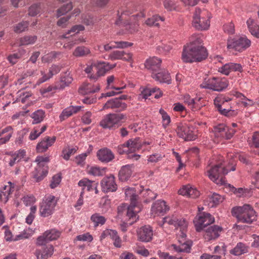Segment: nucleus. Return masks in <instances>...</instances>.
<instances>
[{
  "mask_svg": "<svg viewBox=\"0 0 259 259\" xmlns=\"http://www.w3.org/2000/svg\"><path fill=\"white\" fill-rule=\"evenodd\" d=\"M61 70L59 66L53 65L49 69V72L46 74L44 71H40V74L42 77L39 78L36 82V85H39L51 78L54 75L59 73Z\"/></svg>",
  "mask_w": 259,
  "mask_h": 259,
  "instance_id": "26",
  "label": "nucleus"
},
{
  "mask_svg": "<svg viewBox=\"0 0 259 259\" xmlns=\"http://www.w3.org/2000/svg\"><path fill=\"white\" fill-rule=\"evenodd\" d=\"M222 231V228L219 226L213 225L210 226L205 230L204 238L207 241L215 240L219 237L220 233Z\"/></svg>",
  "mask_w": 259,
  "mask_h": 259,
  "instance_id": "21",
  "label": "nucleus"
},
{
  "mask_svg": "<svg viewBox=\"0 0 259 259\" xmlns=\"http://www.w3.org/2000/svg\"><path fill=\"white\" fill-rule=\"evenodd\" d=\"M45 117V112L42 110H38L33 112L31 115L33 118V124H37L41 122Z\"/></svg>",
  "mask_w": 259,
  "mask_h": 259,
  "instance_id": "54",
  "label": "nucleus"
},
{
  "mask_svg": "<svg viewBox=\"0 0 259 259\" xmlns=\"http://www.w3.org/2000/svg\"><path fill=\"white\" fill-rule=\"evenodd\" d=\"M135 10V6L133 4H129L125 9L121 8L118 11V18L116 21L117 25L119 24L122 21L126 20V16L132 14Z\"/></svg>",
  "mask_w": 259,
  "mask_h": 259,
  "instance_id": "33",
  "label": "nucleus"
},
{
  "mask_svg": "<svg viewBox=\"0 0 259 259\" xmlns=\"http://www.w3.org/2000/svg\"><path fill=\"white\" fill-rule=\"evenodd\" d=\"M97 156L100 161L105 163L111 161L114 158V154L107 148L99 150L97 152Z\"/></svg>",
  "mask_w": 259,
  "mask_h": 259,
  "instance_id": "29",
  "label": "nucleus"
},
{
  "mask_svg": "<svg viewBox=\"0 0 259 259\" xmlns=\"http://www.w3.org/2000/svg\"><path fill=\"white\" fill-rule=\"evenodd\" d=\"M159 113L161 115L162 125L165 128L170 122V117L169 115L162 109L159 110Z\"/></svg>",
  "mask_w": 259,
  "mask_h": 259,
  "instance_id": "61",
  "label": "nucleus"
},
{
  "mask_svg": "<svg viewBox=\"0 0 259 259\" xmlns=\"http://www.w3.org/2000/svg\"><path fill=\"white\" fill-rule=\"evenodd\" d=\"M77 148L76 147L70 148L67 146L64 148L62 152L63 158L66 160H68L71 155L74 154L77 151Z\"/></svg>",
  "mask_w": 259,
  "mask_h": 259,
  "instance_id": "56",
  "label": "nucleus"
},
{
  "mask_svg": "<svg viewBox=\"0 0 259 259\" xmlns=\"http://www.w3.org/2000/svg\"><path fill=\"white\" fill-rule=\"evenodd\" d=\"M101 186L102 191L105 193L115 191L117 189V185L115 182L114 176L111 174L105 177L101 181Z\"/></svg>",
  "mask_w": 259,
  "mask_h": 259,
  "instance_id": "15",
  "label": "nucleus"
},
{
  "mask_svg": "<svg viewBox=\"0 0 259 259\" xmlns=\"http://www.w3.org/2000/svg\"><path fill=\"white\" fill-rule=\"evenodd\" d=\"M236 131L231 127L226 126L224 132L223 133L220 139L221 140H229L231 139L234 135Z\"/></svg>",
  "mask_w": 259,
  "mask_h": 259,
  "instance_id": "60",
  "label": "nucleus"
},
{
  "mask_svg": "<svg viewBox=\"0 0 259 259\" xmlns=\"http://www.w3.org/2000/svg\"><path fill=\"white\" fill-rule=\"evenodd\" d=\"M211 17V15L207 10L196 8L193 15L192 25L197 30L207 29L210 25Z\"/></svg>",
  "mask_w": 259,
  "mask_h": 259,
  "instance_id": "6",
  "label": "nucleus"
},
{
  "mask_svg": "<svg viewBox=\"0 0 259 259\" xmlns=\"http://www.w3.org/2000/svg\"><path fill=\"white\" fill-rule=\"evenodd\" d=\"M56 140V137L53 136L50 137L47 136L45 137L36 146V150L37 152H44L46 151L48 149L52 146Z\"/></svg>",
  "mask_w": 259,
  "mask_h": 259,
  "instance_id": "25",
  "label": "nucleus"
},
{
  "mask_svg": "<svg viewBox=\"0 0 259 259\" xmlns=\"http://www.w3.org/2000/svg\"><path fill=\"white\" fill-rule=\"evenodd\" d=\"M91 220L94 223L95 227H97L100 225L102 226L104 225L106 221V219L104 217L98 213L93 214L91 217Z\"/></svg>",
  "mask_w": 259,
  "mask_h": 259,
  "instance_id": "52",
  "label": "nucleus"
},
{
  "mask_svg": "<svg viewBox=\"0 0 259 259\" xmlns=\"http://www.w3.org/2000/svg\"><path fill=\"white\" fill-rule=\"evenodd\" d=\"M161 60L157 57H152L147 59L145 63V67L152 72H156L160 70Z\"/></svg>",
  "mask_w": 259,
  "mask_h": 259,
  "instance_id": "31",
  "label": "nucleus"
},
{
  "mask_svg": "<svg viewBox=\"0 0 259 259\" xmlns=\"http://www.w3.org/2000/svg\"><path fill=\"white\" fill-rule=\"evenodd\" d=\"M166 225L174 226L176 229L180 228V233L177 234V238L180 243L179 245L172 244L171 247L178 252H190L191 243L186 240V231L188 226L187 221L183 218H178L175 215L167 216L162 219V226Z\"/></svg>",
  "mask_w": 259,
  "mask_h": 259,
  "instance_id": "2",
  "label": "nucleus"
},
{
  "mask_svg": "<svg viewBox=\"0 0 259 259\" xmlns=\"http://www.w3.org/2000/svg\"><path fill=\"white\" fill-rule=\"evenodd\" d=\"M33 233L34 231L32 229L28 228L24 230L23 231L19 234L15 236L14 238V241H18L29 238L33 234Z\"/></svg>",
  "mask_w": 259,
  "mask_h": 259,
  "instance_id": "55",
  "label": "nucleus"
},
{
  "mask_svg": "<svg viewBox=\"0 0 259 259\" xmlns=\"http://www.w3.org/2000/svg\"><path fill=\"white\" fill-rule=\"evenodd\" d=\"M110 200L107 197H103L100 202V207L102 213H106L110 207Z\"/></svg>",
  "mask_w": 259,
  "mask_h": 259,
  "instance_id": "58",
  "label": "nucleus"
},
{
  "mask_svg": "<svg viewBox=\"0 0 259 259\" xmlns=\"http://www.w3.org/2000/svg\"><path fill=\"white\" fill-rule=\"evenodd\" d=\"M200 100V98H192L189 95H185L184 98V103L193 111L200 109L201 106L198 104Z\"/></svg>",
  "mask_w": 259,
  "mask_h": 259,
  "instance_id": "41",
  "label": "nucleus"
},
{
  "mask_svg": "<svg viewBox=\"0 0 259 259\" xmlns=\"http://www.w3.org/2000/svg\"><path fill=\"white\" fill-rule=\"evenodd\" d=\"M228 85L229 81L226 78L213 77L207 79L205 78L200 87L202 88L221 92L226 89Z\"/></svg>",
  "mask_w": 259,
  "mask_h": 259,
  "instance_id": "8",
  "label": "nucleus"
},
{
  "mask_svg": "<svg viewBox=\"0 0 259 259\" xmlns=\"http://www.w3.org/2000/svg\"><path fill=\"white\" fill-rule=\"evenodd\" d=\"M90 53L89 48L84 46H79L75 48L73 52V55L76 57H81L88 55Z\"/></svg>",
  "mask_w": 259,
  "mask_h": 259,
  "instance_id": "53",
  "label": "nucleus"
},
{
  "mask_svg": "<svg viewBox=\"0 0 259 259\" xmlns=\"http://www.w3.org/2000/svg\"><path fill=\"white\" fill-rule=\"evenodd\" d=\"M138 193L144 198H146L147 201H149L156 197L155 194L149 189H144L141 186L140 188L138 187Z\"/></svg>",
  "mask_w": 259,
  "mask_h": 259,
  "instance_id": "50",
  "label": "nucleus"
},
{
  "mask_svg": "<svg viewBox=\"0 0 259 259\" xmlns=\"http://www.w3.org/2000/svg\"><path fill=\"white\" fill-rule=\"evenodd\" d=\"M14 190V185L10 182H7L6 184L2 187L1 190V201L4 203H6Z\"/></svg>",
  "mask_w": 259,
  "mask_h": 259,
  "instance_id": "23",
  "label": "nucleus"
},
{
  "mask_svg": "<svg viewBox=\"0 0 259 259\" xmlns=\"http://www.w3.org/2000/svg\"><path fill=\"white\" fill-rule=\"evenodd\" d=\"M26 152L24 150H20L15 152L11 155L9 160V165L11 166L19 162L25 155Z\"/></svg>",
  "mask_w": 259,
  "mask_h": 259,
  "instance_id": "46",
  "label": "nucleus"
},
{
  "mask_svg": "<svg viewBox=\"0 0 259 259\" xmlns=\"http://www.w3.org/2000/svg\"><path fill=\"white\" fill-rule=\"evenodd\" d=\"M132 174V166L126 165L122 167L119 172V178L121 181L127 180Z\"/></svg>",
  "mask_w": 259,
  "mask_h": 259,
  "instance_id": "43",
  "label": "nucleus"
},
{
  "mask_svg": "<svg viewBox=\"0 0 259 259\" xmlns=\"http://www.w3.org/2000/svg\"><path fill=\"white\" fill-rule=\"evenodd\" d=\"M54 250L53 246L50 244L42 246L40 249H37L36 251L37 258L47 259L53 254Z\"/></svg>",
  "mask_w": 259,
  "mask_h": 259,
  "instance_id": "28",
  "label": "nucleus"
},
{
  "mask_svg": "<svg viewBox=\"0 0 259 259\" xmlns=\"http://www.w3.org/2000/svg\"><path fill=\"white\" fill-rule=\"evenodd\" d=\"M251 41L246 36L229 40L227 48L232 52H242L250 47Z\"/></svg>",
  "mask_w": 259,
  "mask_h": 259,
  "instance_id": "11",
  "label": "nucleus"
},
{
  "mask_svg": "<svg viewBox=\"0 0 259 259\" xmlns=\"http://www.w3.org/2000/svg\"><path fill=\"white\" fill-rule=\"evenodd\" d=\"M133 43L124 41H110L103 46L104 51L108 52L113 49H123L132 46Z\"/></svg>",
  "mask_w": 259,
  "mask_h": 259,
  "instance_id": "32",
  "label": "nucleus"
},
{
  "mask_svg": "<svg viewBox=\"0 0 259 259\" xmlns=\"http://www.w3.org/2000/svg\"><path fill=\"white\" fill-rule=\"evenodd\" d=\"M152 77L161 83H170L171 77L168 72L164 69L159 70L156 72H152Z\"/></svg>",
  "mask_w": 259,
  "mask_h": 259,
  "instance_id": "27",
  "label": "nucleus"
},
{
  "mask_svg": "<svg viewBox=\"0 0 259 259\" xmlns=\"http://www.w3.org/2000/svg\"><path fill=\"white\" fill-rule=\"evenodd\" d=\"M72 77L69 73L63 74L61 77L59 84L55 87V89H64L65 87L69 85L72 81Z\"/></svg>",
  "mask_w": 259,
  "mask_h": 259,
  "instance_id": "45",
  "label": "nucleus"
},
{
  "mask_svg": "<svg viewBox=\"0 0 259 259\" xmlns=\"http://www.w3.org/2000/svg\"><path fill=\"white\" fill-rule=\"evenodd\" d=\"M78 185L82 188L81 193V195H83L85 189H87L88 191L90 192L93 191V188H96V182L90 180L87 178H83L78 182Z\"/></svg>",
  "mask_w": 259,
  "mask_h": 259,
  "instance_id": "38",
  "label": "nucleus"
},
{
  "mask_svg": "<svg viewBox=\"0 0 259 259\" xmlns=\"http://www.w3.org/2000/svg\"><path fill=\"white\" fill-rule=\"evenodd\" d=\"M60 52H52L44 55L42 57V61L43 62H49L52 61L53 59L57 58L58 56L60 55Z\"/></svg>",
  "mask_w": 259,
  "mask_h": 259,
  "instance_id": "63",
  "label": "nucleus"
},
{
  "mask_svg": "<svg viewBox=\"0 0 259 259\" xmlns=\"http://www.w3.org/2000/svg\"><path fill=\"white\" fill-rule=\"evenodd\" d=\"M223 198L222 196L217 193H213L211 195H209L205 201V203L209 207H213L218 205L220 202H222Z\"/></svg>",
  "mask_w": 259,
  "mask_h": 259,
  "instance_id": "42",
  "label": "nucleus"
},
{
  "mask_svg": "<svg viewBox=\"0 0 259 259\" xmlns=\"http://www.w3.org/2000/svg\"><path fill=\"white\" fill-rule=\"evenodd\" d=\"M100 89L98 84L93 85L90 83H84L79 89V92L83 95L94 93L98 92Z\"/></svg>",
  "mask_w": 259,
  "mask_h": 259,
  "instance_id": "39",
  "label": "nucleus"
},
{
  "mask_svg": "<svg viewBox=\"0 0 259 259\" xmlns=\"http://www.w3.org/2000/svg\"><path fill=\"white\" fill-rule=\"evenodd\" d=\"M138 187L126 188L125 190V198L130 200L131 204L128 207L126 205L123 204L118 207V211H121L123 208L127 209V215L133 219L132 222L137 221L139 218L137 213L141 211V206L138 203Z\"/></svg>",
  "mask_w": 259,
  "mask_h": 259,
  "instance_id": "4",
  "label": "nucleus"
},
{
  "mask_svg": "<svg viewBox=\"0 0 259 259\" xmlns=\"http://www.w3.org/2000/svg\"><path fill=\"white\" fill-rule=\"evenodd\" d=\"M47 129V126L44 125L41 127L36 126L31 131L29 139L30 140H34L36 139L42 133Z\"/></svg>",
  "mask_w": 259,
  "mask_h": 259,
  "instance_id": "51",
  "label": "nucleus"
},
{
  "mask_svg": "<svg viewBox=\"0 0 259 259\" xmlns=\"http://www.w3.org/2000/svg\"><path fill=\"white\" fill-rule=\"evenodd\" d=\"M126 119V115L122 113L108 114L100 121V125L104 128H115Z\"/></svg>",
  "mask_w": 259,
  "mask_h": 259,
  "instance_id": "7",
  "label": "nucleus"
},
{
  "mask_svg": "<svg viewBox=\"0 0 259 259\" xmlns=\"http://www.w3.org/2000/svg\"><path fill=\"white\" fill-rule=\"evenodd\" d=\"M214 218L210 213L200 212L196 216L194 223L197 232H200L204 228L213 223Z\"/></svg>",
  "mask_w": 259,
  "mask_h": 259,
  "instance_id": "12",
  "label": "nucleus"
},
{
  "mask_svg": "<svg viewBox=\"0 0 259 259\" xmlns=\"http://www.w3.org/2000/svg\"><path fill=\"white\" fill-rule=\"evenodd\" d=\"M132 57L133 55L131 53H126L122 51H113L108 56V59L112 61L122 60L130 62H133Z\"/></svg>",
  "mask_w": 259,
  "mask_h": 259,
  "instance_id": "22",
  "label": "nucleus"
},
{
  "mask_svg": "<svg viewBox=\"0 0 259 259\" xmlns=\"http://www.w3.org/2000/svg\"><path fill=\"white\" fill-rule=\"evenodd\" d=\"M82 107L80 106H70L64 109L59 116L60 121H63L69 117L79 112Z\"/></svg>",
  "mask_w": 259,
  "mask_h": 259,
  "instance_id": "34",
  "label": "nucleus"
},
{
  "mask_svg": "<svg viewBox=\"0 0 259 259\" xmlns=\"http://www.w3.org/2000/svg\"><path fill=\"white\" fill-rule=\"evenodd\" d=\"M109 237L113 241V244L116 247H120L121 246V239L118 235L116 231L111 229L104 230L100 236V239L103 240Z\"/></svg>",
  "mask_w": 259,
  "mask_h": 259,
  "instance_id": "19",
  "label": "nucleus"
},
{
  "mask_svg": "<svg viewBox=\"0 0 259 259\" xmlns=\"http://www.w3.org/2000/svg\"><path fill=\"white\" fill-rule=\"evenodd\" d=\"M84 27L81 25H77L73 26L71 29L68 31L67 33L60 36L61 39L69 38V41L64 45V47L69 49H71L74 45L78 44L81 42H84L85 40L83 38H77L76 36L74 34H71V37L69 38L68 34L72 32L78 33L80 31L83 30Z\"/></svg>",
  "mask_w": 259,
  "mask_h": 259,
  "instance_id": "10",
  "label": "nucleus"
},
{
  "mask_svg": "<svg viewBox=\"0 0 259 259\" xmlns=\"http://www.w3.org/2000/svg\"><path fill=\"white\" fill-rule=\"evenodd\" d=\"M45 236L49 241L57 239L60 235V232L55 229L47 230L45 232Z\"/></svg>",
  "mask_w": 259,
  "mask_h": 259,
  "instance_id": "59",
  "label": "nucleus"
},
{
  "mask_svg": "<svg viewBox=\"0 0 259 259\" xmlns=\"http://www.w3.org/2000/svg\"><path fill=\"white\" fill-rule=\"evenodd\" d=\"M126 104L120 99L114 98L107 101L104 105L103 109H112L116 111H122L126 108Z\"/></svg>",
  "mask_w": 259,
  "mask_h": 259,
  "instance_id": "20",
  "label": "nucleus"
},
{
  "mask_svg": "<svg viewBox=\"0 0 259 259\" xmlns=\"http://www.w3.org/2000/svg\"><path fill=\"white\" fill-rule=\"evenodd\" d=\"M248 252V247L244 243L239 242L230 252L235 255H240Z\"/></svg>",
  "mask_w": 259,
  "mask_h": 259,
  "instance_id": "47",
  "label": "nucleus"
},
{
  "mask_svg": "<svg viewBox=\"0 0 259 259\" xmlns=\"http://www.w3.org/2000/svg\"><path fill=\"white\" fill-rule=\"evenodd\" d=\"M231 99L229 97H225L223 95L218 96L214 100V104L217 110L221 114L227 116H234L237 114V111L234 110L227 109L222 107L226 102L230 101Z\"/></svg>",
  "mask_w": 259,
  "mask_h": 259,
  "instance_id": "13",
  "label": "nucleus"
},
{
  "mask_svg": "<svg viewBox=\"0 0 259 259\" xmlns=\"http://www.w3.org/2000/svg\"><path fill=\"white\" fill-rule=\"evenodd\" d=\"M226 126V125L223 123L219 124L214 126L213 132L215 137L220 139L224 132Z\"/></svg>",
  "mask_w": 259,
  "mask_h": 259,
  "instance_id": "62",
  "label": "nucleus"
},
{
  "mask_svg": "<svg viewBox=\"0 0 259 259\" xmlns=\"http://www.w3.org/2000/svg\"><path fill=\"white\" fill-rule=\"evenodd\" d=\"M109 63L105 62H99L96 64V73L90 75V79L95 81L100 77L104 75L111 68Z\"/></svg>",
  "mask_w": 259,
  "mask_h": 259,
  "instance_id": "18",
  "label": "nucleus"
},
{
  "mask_svg": "<svg viewBox=\"0 0 259 259\" xmlns=\"http://www.w3.org/2000/svg\"><path fill=\"white\" fill-rule=\"evenodd\" d=\"M249 31L254 36L259 38V25L256 20L249 18L246 21Z\"/></svg>",
  "mask_w": 259,
  "mask_h": 259,
  "instance_id": "40",
  "label": "nucleus"
},
{
  "mask_svg": "<svg viewBox=\"0 0 259 259\" xmlns=\"http://www.w3.org/2000/svg\"><path fill=\"white\" fill-rule=\"evenodd\" d=\"M228 158L230 159L229 164L232 165L231 168H229V166H225V164L224 163L223 157L221 155H219L215 159L216 164L212 165L206 171V175L217 184H225L226 179L224 177L225 175L227 174L230 170L234 171L235 170V162L238 159L237 156H235L234 154L230 153L228 155Z\"/></svg>",
  "mask_w": 259,
  "mask_h": 259,
  "instance_id": "3",
  "label": "nucleus"
},
{
  "mask_svg": "<svg viewBox=\"0 0 259 259\" xmlns=\"http://www.w3.org/2000/svg\"><path fill=\"white\" fill-rule=\"evenodd\" d=\"M153 235V230L150 226H143L137 231L138 239L144 242H148L151 241Z\"/></svg>",
  "mask_w": 259,
  "mask_h": 259,
  "instance_id": "17",
  "label": "nucleus"
},
{
  "mask_svg": "<svg viewBox=\"0 0 259 259\" xmlns=\"http://www.w3.org/2000/svg\"><path fill=\"white\" fill-rule=\"evenodd\" d=\"M164 20V18L163 17L155 15L146 20L145 24L150 27H158Z\"/></svg>",
  "mask_w": 259,
  "mask_h": 259,
  "instance_id": "44",
  "label": "nucleus"
},
{
  "mask_svg": "<svg viewBox=\"0 0 259 259\" xmlns=\"http://www.w3.org/2000/svg\"><path fill=\"white\" fill-rule=\"evenodd\" d=\"M130 153H133L141 148V142L139 138L130 139L126 142Z\"/></svg>",
  "mask_w": 259,
  "mask_h": 259,
  "instance_id": "48",
  "label": "nucleus"
},
{
  "mask_svg": "<svg viewBox=\"0 0 259 259\" xmlns=\"http://www.w3.org/2000/svg\"><path fill=\"white\" fill-rule=\"evenodd\" d=\"M35 35H27L20 38V46H27L33 44L36 40Z\"/></svg>",
  "mask_w": 259,
  "mask_h": 259,
  "instance_id": "57",
  "label": "nucleus"
},
{
  "mask_svg": "<svg viewBox=\"0 0 259 259\" xmlns=\"http://www.w3.org/2000/svg\"><path fill=\"white\" fill-rule=\"evenodd\" d=\"M179 193L183 196H186L190 198H195L198 197L199 192L195 188L190 185L184 186L179 191Z\"/></svg>",
  "mask_w": 259,
  "mask_h": 259,
  "instance_id": "30",
  "label": "nucleus"
},
{
  "mask_svg": "<svg viewBox=\"0 0 259 259\" xmlns=\"http://www.w3.org/2000/svg\"><path fill=\"white\" fill-rule=\"evenodd\" d=\"M118 80L117 78H116L114 76L110 75L107 77V87L109 88L114 89V91H112L110 92H108L105 94H103L102 95V97H111L117 94L121 93V90L124 89L125 88V85H123L120 87H114L111 84L114 82V81H116Z\"/></svg>",
  "mask_w": 259,
  "mask_h": 259,
  "instance_id": "24",
  "label": "nucleus"
},
{
  "mask_svg": "<svg viewBox=\"0 0 259 259\" xmlns=\"http://www.w3.org/2000/svg\"><path fill=\"white\" fill-rule=\"evenodd\" d=\"M106 168H101L97 166H92L88 167L87 173L95 177H100L104 175L106 173Z\"/></svg>",
  "mask_w": 259,
  "mask_h": 259,
  "instance_id": "49",
  "label": "nucleus"
},
{
  "mask_svg": "<svg viewBox=\"0 0 259 259\" xmlns=\"http://www.w3.org/2000/svg\"><path fill=\"white\" fill-rule=\"evenodd\" d=\"M13 132L11 126H7L3 129L0 128V145L7 143L12 137Z\"/></svg>",
  "mask_w": 259,
  "mask_h": 259,
  "instance_id": "37",
  "label": "nucleus"
},
{
  "mask_svg": "<svg viewBox=\"0 0 259 259\" xmlns=\"http://www.w3.org/2000/svg\"><path fill=\"white\" fill-rule=\"evenodd\" d=\"M249 143L255 148L259 147V133L256 132L253 134Z\"/></svg>",
  "mask_w": 259,
  "mask_h": 259,
  "instance_id": "64",
  "label": "nucleus"
},
{
  "mask_svg": "<svg viewBox=\"0 0 259 259\" xmlns=\"http://www.w3.org/2000/svg\"><path fill=\"white\" fill-rule=\"evenodd\" d=\"M231 213L237 219L238 222L250 224L256 220V213L253 208L248 204L233 207Z\"/></svg>",
  "mask_w": 259,
  "mask_h": 259,
  "instance_id": "5",
  "label": "nucleus"
},
{
  "mask_svg": "<svg viewBox=\"0 0 259 259\" xmlns=\"http://www.w3.org/2000/svg\"><path fill=\"white\" fill-rule=\"evenodd\" d=\"M169 209V206L166 204L165 201L162 200H157L155 201L151 206V213L154 215H163Z\"/></svg>",
  "mask_w": 259,
  "mask_h": 259,
  "instance_id": "16",
  "label": "nucleus"
},
{
  "mask_svg": "<svg viewBox=\"0 0 259 259\" xmlns=\"http://www.w3.org/2000/svg\"><path fill=\"white\" fill-rule=\"evenodd\" d=\"M157 91L158 92L159 95L155 94V98L158 99L161 97L162 95V93L159 88L156 87L153 88H143L141 90V93L140 94L139 98L146 99L148 97Z\"/></svg>",
  "mask_w": 259,
  "mask_h": 259,
  "instance_id": "36",
  "label": "nucleus"
},
{
  "mask_svg": "<svg viewBox=\"0 0 259 259\" xmlns=\"http://www.w3.org/2000/svg\"><path fill=\"white\" fill-rule=\"evenodd\" d=\"M189 42L184 46L182 60L185 63L200 62L207 57L206 48L203 46V38L201 34H193Z\"/></svg>",
  "mask_w": 259,
  "mask_h": 259,
  "instance_id": "1",
  "label": "nucleus"
},
{
  "mask_svg": "<svg viewBox=\"0 0 259 259\" xmlns=\"http://www.w3.org/2000/svg\"><path fill=\"white\" fill-rule=\"evenodd\" d=\"M57 201V198L53 195H49L46 196L40 205V215L42 217H47L52 215Z\"/></svg>",
  "mask_w": 259,
  "mask_h": 259,
  "instance_id": "9",
  "label": "nucleus"
},
{
  "mask_svg": "<svg viewBox=\"0 0 259 259\" xmlns=\"http://www.w3.org/2000/svg\"><path fill=\"white\" fill-rule=\"evenodd\" d=\"M178 136L185 141H193L196 138V136L191 128L186 124L180 123L176 130Z\"/></svg>",
  "mask_w": 259,
  "mask_h": 259,
  "instance_id": "14",
  "label": "nucleus"
},
{
  "mask_svg": "<svg viewBox=\"0 0 259 259\" xmlns=\"http://www.w3.org/2000/svg\"><path fill=\"white\" fill-rule=\"evenodd\" d=\"M48 166L41 167L36 166L32 172L33 178L35 181L39 182L42 180L48 175Z\"/></svg>",
  "mask_w": 259,
  "mask_h": 259,
  "instance_id": "35",
  "label": "nucleus"
}]
</instances>
